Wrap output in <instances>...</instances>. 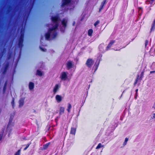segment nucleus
I'll list each match as a JSON object with an SVG mask.
<instances>
[{
  "label": "nucleus",
  "instance_id": "obj_10",
  "mask_svg": "<svg viewBox=\"0 0 155 155\" xmlns=\"http://www.w3.org/2000/svg\"><path fill=\"white\" fill-rule=\"evenodd\" d=\"M65 108L62 107H60L59 108V114L61 115L63 114L64 113Z\"/></svg>",
  "mask_w": 155,
  "mask_h": 155
},
{
  "label": "nucleus",
  "instance_id": "obj_16",
  "mask_svg": "<svg viewBox=\"0 0 155 155\" xmlns=\"http://www.w3.org/2000/svg\"><path fill=\"white\" fill-rule=\"evenodd\" d=\"M71 105L70 104L68 103V108L67 109V110L68 113H70L71 111Z\"/></svg>",
  "mask_w": 155,
  "mask_h": 155
},
{
  "label": "nucleus",
  "instance_id": "obj_26",
  "mask_svg": "<svg viewBox=\"0 0 155 155\" xmlns=\"http://www.w3.org/2000/svg\"><path fill=\"white\" fill-rule=\"evenodd\" d=\"M106 0H104L101 3V6L103 7L104 5L106 4Z\"/></svg>",
  "mask_w": 155,
  "mask_h": 155
},
{
  "label": "nucleus",
  "instance_id": "obj_42",
  "mask_svg": "<svg viewBox=\"0 0 155 155\" xmlns=\"http://www.w3.org/2000/svg\"><path fill=\"white\" fill-rule=\"evenodd\" d=\"M138 91V89H137L136 90V94H137V92Z\"/></svg>",
  "mask_w": 155,
  "mask_h": 155
},
{
  "label": "nucleus",
  "instance_id": "obj_8",
  "mask_svg": "<svg viewBox=\"0 0 155 155\" xmlns=\"http://www.w3.org/2000/svg\"><path fill=\"white\" fill-rule=\"evenodd\" d=\"M67 22V20L66 19H64L61 21V23L62 25V27L65 28L66 26V24Z\"/></svg>",
  "mask_w": 155,
  "mask_h": 155
},
{
  "label": "nucleus",
  "instance_id": "obj_33",
  "mask_svg": "<svg viewBox=\"0 0 155 155\" xmlns=\"http://www.w3.org/2000/svg\"><path fill=\"white\" fill-rule=\"evenodd\" d=\"M40 49L41 50L45 52L46 51V49H43L41 47H40Z\"/></svg>",
  "mask_w": 155,
  "mask_h": 155
},
{
  "label": "nucleus",
  "instance_id": "obj_41",
  "mask_svg": "<svg viewBox=\"0 0 155 155\" xmlns=\"http://www.w3.org/2000/svg\"><path fill=\"white\" fill-rule=\"evenodd\" d=\"M61 31H64V29H62V28H61Z\"/></svg>",
  "mask_w": 155,
  "mask_h": 155
},
{
  "label": "nucleus",
  "instance_id": "obj_43",
  "mask_svg": "<svg viewBox=\"0 0 155 155\" xmlns=\"http://www.w3.org/2000/svg\"><path fill=\"white\" fill-rule=\"evenodd\" d=\"M72 8H73V7H74V6H72Z\"/></svg>",
  "mask_w": 155,
  "mask_h": 155
},
{
  "label": "nucleus",
  "instance_id": "obj_20",
  "mask_svg": "<svg viewBox=\"0 0 155 155\" xmlns=\"http://www.w3.org/2000/svg\"><path fill=\"white\" fill-rule=\"evenodd\" d=\"M104 146L102 145L101 144V143H99L98 144L97 146V147L96 148V149H98L102 147H104Z\"/></svg>",
  "mask_w": 155,
  "mask_h": 155
},
{
  "label": "nucleus",
  "instance_id": "obj_19",
  "mask_svg": "<svg viewBox=\"0 0 155 155\" xmlns=\"http://www.w3.org/2000/svg\"><path fill=\"white\" fill-rule=\"evenodd\" d=\"M93 30L92 29H89L88 31V35L89 36H91L92 35V33H93Z\"/></svg>",
  "mask_w": 155,
  "mask_h": 155
},
{
  "label": "nucleus",
  "instance_id": "obj_21",
  "mask_svg": "<svg viewBox=\"0 0 155 155\" xmlns=\"http://www.w3.org/2000/svg\"><path fill=\"white\" fill-rule=\"evenodd\" d=\"M37 74L38 75L41 76L42 75V73L41 72V71L38 70L37 71Z\"/></svg>",
  "mask_w": 155,
  "mask_h": 155
},
{
  "label": "nucleus",
  "instance_id": "obj_35",
  "mask_svg": "<svg viewBox=\"0 0 155 155\" xmlns=\"http://www.w3.org/2000/svg\"><path fill=\"white\" fill-rule=\"evenodd\" d=\"M103 7L101 6L100 8L99 9V12H100L101 10L103 9Z\"/></svg>",
  "mask_w": 155,
  "mask_h": 155
},
{
  "label": "nucleus",
  "instance_id": "obj_39",
  "mask_svg": "<svg viewBox=\"0 0 155 155\" xmlns=\"http://www.w3.org/2000/svg\"><path fill=\"white\" fill-rule=\"evenodd\" d=\"M153 118H155V113L153 114Z\"/></svg>",
  "mask_w": 155,
  "mask_h": 155
},
{
  "label": "nucleus",
  "instance_id": "obj_6",
  "mask_svg": "<svg viewBox=\"0 0 155 155\" xmlns=\"http://www.w3.org/2000/svg\"><path fill=\"white\" fill-rule=\"evenodd\" d=\"M60 87V85L59 84H56L55 85L53 90V92L54 94H56L58 90Z\"/></svg>",
  "mask_w": 155,
  "mask_h": 155
},
{
  "label": "nucleus",
  "instance_id": "obj_15",
  "mask_svg": "<svg viewBox=\"0 0 155 155\" xmlns=\"http://www.w3.org/2000/svg\"><path fill=\"white\" fill-rule=\"evenodd\" d=\"M155 28V19L154 20L153 23L151 28L150 29V31H153Z\"/></svg>",
  "mask_w": 155,
  "mask_h": 155
},
{
  "label": "nucleus",
  "instance_id": "obj_1",
  "mask_svg": "<svg viewBox=\"0 0 155 155\" xmlns=\"http://www.w3.org/2000/svg\"><path fill=\"white\" fill-rule=\"evenodd\" d=\"M51 20L53 24L52 25H51V26H48V27H50L48 32L45 35V38L47 40L49 39L50 36L52 38L56 37L57 35L56 31L57 29L59 23L61 21L58 16L52 17L51 18Z\"/></svg>",
  "mask_w": 155,
  "mask_h": 155
},
{
  "label": "nucleus",
  "instance_id": "obj_34",
  "mask_svg": "<svg viewBox=\"0 0 155 155\" xmlns=\"http://www.w3.org/2000/svg\"><path fill=\"white\" fill-rule=\"evenodd\" d=\"M115 42V41L112 40L110 41V43L111 44V45H112Z\"/></svg>",
  "mask_w": 155,
  "mask_h": 155
},
{
  "label": "nucleus",
  "instance_id": "obj_40",
  "mask_svg": "<svg viewBox=\"0 0 155 155\" xmlns=\"http://www.w3.org/2000/svg\"><path fill=\"white\" fill-rule=\"evenodd\" d=\"M155 72V71H152L150 72V73L151 74V73H154Z\"/></svg>",
  "mask_w": 155,
  "mask_h": 155
},
{
  "label": "nucleus",
  "instance_id": "obj_27",
  "mask_svg": "<svg viewBox=\"0 0 155 155\" xmlns=\"http://www.w3.org/2000/svg\"><path fill=\"white\" fill-rule=\"evenodd\" d=\"M112 45L111 44H110V43L108 45V46L106 47V50H108V49L109 48H110L111 47V46Z\"/></svg>",
  "mask_w": 155,
  "mask_h": 155
},
{
  "label": "nucleus",
  "instance_id": "obj_30",
  "mask_svg": "<svg viewBox=\"0 0 155 155\" xmlns=\"http://www.w3.org/2000/svg\"><path fill=\"white\" fill-rule=\"evenodd\" d=\"M30 143H28V144H27V145H26V147H25V148L24 149V150H26L27 149V148L29 147V145H30Z\"/></svg>",
  "mask_w": 155,
  "mask_h": 155
},
{
  "label": "nucleus",
  "instance_id": "obj_12",
  "mask_svg": "<svg viewBox=\"0 0 155 155\" xmlns=\"http://www.w3.org/2000/svg\"><path fill=\"white\" fill-rule=\"evenodd\" d=\"M34 87V84L32 82H30L29 84V88L30 90L33 89Z\"/></svg>",
  "mask_w": 155,
  "mask_h": 155
},
{
  "label": "nucleus",
  "instance_id": "obj_23",
  "mask_svg": "<svg viewBox=\"0 0 155 155\" xmlns=\"http://www.w3.org/2000/svg\"><path fill=\"white\" fill-rule=\"evenodd\" d=\"M20 150H19L17 152L15 153V155H20Z\"/></svg>",
  "mask_w": 155,
  "mask_h": 155
},
{
  "label": "nucleus",
  "instance_id": "obj_3",
  "mask_svg": "<svg viewBox=\"0 0 155 155\" xmlns=\"http://www.w3.org/2000/svg\"><path fill=\"white\" fill-rule=\"evenodd\" d=\"M24 30H23V32H22V31H21V35L19 40V43L18 44L19 47L20 48H21L22 46V43L23 41L24 37Z\"/></svg>",
  "mask_w": 155,
  "mask_h": 155
},
{
  "label": "nucleus",
  "instance_id": "obj_17",
  "mask_svg": "<svg viewBox=\"0 0 155 155\" xmlns=\"http://www.w3.org/2000/svg\"><path fill=\"white\" fill-rule=\"evenodd\" d=\"M76 132V129L74 128H71V134L74 135Z\"/></svg>",
  "mask_w": 155,
  "mask_h": 155
},
{
  "label": "nucleus",
  "instance_id": "obj_11",
  "mask_svg": "<svg viewBox=\"0 0 155 155\" xmlns=\"http://www.w3.org/2000/svg\"><path fill=\"white\" fill-rule=\"evenodd\" d=\"M72 62L71 61H68V62L67 64V67L68 69H69L71 68L72 66Z\"/></svg>",
  "mask_w": 155,
  "mask_h": 155
},
{
  "label": "nucleus",
  "instance_id": "obj_29",
  "mask_svg": "<svg viewBox=\"0 0 155 155\" xmlns=\"http://www.w3.org/2000/svg\"><path fill=\"white\" fill-rule=\"evenodd\" d=\"M100 21H97L94 24V26H96L97 25H98Z\"/></svg>",
  "mask_w": 155,
  "mask_h": 155
},
{
  "label": "nucleus",
  "instance_id": "obj_14",
  "mask_svg": "<svg viewBox=\"0 0 155 155\" xmlns=\"http://www.w3.org/2000/svg\"><path fill=\"white\" fill-rule=\"evenodd\" d=\"M4 132V130H2L0 133V142L2 141L3 137V133Z\"/></svg>",
  "mask_w": 155,
  "mask_h": 155
},
{
  "label": "nucleus",
  "instance_id": "obj_13",
  "mask_svg": "<svg viewBox=\"0 0 155 155\" xmlns=\"http://www.w3.org/2000/svg\"><path fill=\"white\" fill-rule=\"evenodd\" d=\"M24 99L23 98H21L19 101V107H22L23 104L24 103Z\"/></svg>",
  "mask_w": 155,
  "mask_h": 155
},
{
  "label": "nucleus",
  "instance_id": "obj_32",
  "mask_svg": "<svg viewBox=\"0 0 155 155\" xmlns=\"http://www.w3.org/2000/svg\"><path fill=\"white\" fill-rule=\"evenodd\" d=\"M14 98H13L12 101V104L13 107H14Z\"/></svg>",
  "mask_w": 155,
  "mask_h": 155
},
{
  "label": "nucleus",
  "instance_id": "obj_7",
  "mask_svg": "<svg viewBox=\"0 0 155 155\" xmlns=\"http://www.w3.org/2000/svg\"><path fill=\"white\" fill-rule=\"evenodd\" d=\"M71 0H63L62 7H63L65 5H68L71 4Z\"/></svg>",
  "mask_w": 155,
  "mask_h": 155
},
{
  "label": "nucleus",
  "instance_id": "obj_37",
  "mask_svg": "<svg viewBox=\"0 0 155 155\" xmlns=\"http://www.w3.org/2000/svg\"><path fill=\"white\" fill-rule=\"evenodd\" d=\"M143 74H144V71H143L141 73V77H142L143 75Z\"/></svg>",
  "mask_w": 155,
  "mask_h": 155
},
{
  "label": "nucleus",
  "instance_id": "obj_4",
  "mask_svg": "<svg viewBox=\"0 0 155 155\" xmlns=\"http://www.w3.org/2000/svg\"><path fill=\"white\" fill-rule=\"evenodd\" d=\"M68 73L67 72H63L61 73L60 78L61 80L65 81L68 78Z\"/></svg>",
  "mask_w": 155,
  "mask_h": 155
},
{
  "label": "nucleus",
  "instance_id": "obj_38",
  "mask_svg": "<svg viewBox=\"0 0 155 155\" xmlns=\"http://www.w3.org/2000/svg\"><path fill=\"white\" fill-rule=\"evenodd\" d=\"M138 81V78H137L136 80V81L135 83H134V84H135Z\"/></svg>",
  "mask_w": 155,
  "mask_h": 155
},
{
  "label": "nucleus",
  "instance_id": "obj_18",
  "mask_svg": "<svg viewBox=\"0 0 155 155\" xmlns=\"http://www.w3.org/2000/svg\"><path fill=\"white\" fill-rule=\"evenodd\" d=\"M154 0H147L146 1L147 4H152L153 3Z\"/></svg>",
  "mask_w": 155,
  "mask_h": 155
},
{
  "label": "nucleus",
  "instance_id": "obj_2",
  "mask_svg": "<svg viewBox=\"0 0 155 155\" xmlns=\"http://www.w3.org/2000/svg\"><path fill=\"white\" fill-rule=\"evenodd\" d=\"M14 125V124L12 122V119H10L6 129V131L7 132H8L9 135L12 130V127Z\"/></svg>",
  "mask_w": 155,
  "mask_h": 155
},
{
  "label": "nucleus",
  "instance_id": "obj_25",
  "mask_svg": "<svg viewBox=\"0 0 155 155\" xmlns=\"http://www.w3.org/2000/svg\"><path fill=\"white\" fill-rule=\"evenodd\" d=\"M49 144L48 143L46 144L43 146V148L44 149H46L48 146Z\"/></svg>",
  "mask_w": 155,
  "mask_h": 155
},
{
  "label": "nucleus",
  "instance_id": "obj_9",
  "mask_svg": "<svg viewBox=\"0 0 155 155\" xmlns=\"http://www.w3.org/2000/svg\"><path fill=\"white\" fill-rule=\"evenodd\" d=\"M55 98L58 102H60L62 99L61 96L59 95H57L56 96Z\"/></svg>",
  "mask_w": 155,
  "mask_h": 155
},
{
  "label": "nucleus",
  "instance_id": "obj_24",
  "mask_svg": "<svg viewBox=\"0 0 155 155\" xmlns=\"http://www.w3.org/2000/svg\"><path fill=\"white\" fill-rule=\"evenodd\" d=\"M138 12L139 15H141L142 12V8H138Z\"/></svg>",
  "mask_w": 155,
  "mask_h": 155
},
{
  "label": "nucleus",
  "instance_id": "obj_31",
  "mask_svg": "<svg viewBox=\"0 0 155 155\" xmlns=\"http://www.w3.org/2000/svg\"><path fill=\"white\" fill-rule=\"evenodd\" d=\"M148 43V40H146L145 41V46L146 47L147 46V45Z\"/></svg>",
  "mask_w": 155,
  "mask_h": 155
},
{
  "label": "nucleus",
  "instance_id": "obj_36",
  "mask_svg": "<svg viewBox=\"0 0 155 155\" xmlns=\"http://www.w3.org/2000/svg\"><path fill=\"white\" fill-rule=\"evenodd\" d=\"M152 107L154 110H155V102L154 103Z\"/></svg>",
  "mask_w": 155,
  "mask_h": 155
},
{
  "label": "nucleus",
  "instance_id": "obj_28",
  "mask_svg": "<svg viewBox=\"0 0 155 155\" xmlns=\"http://www.w3.org/2000/svg\"><path fill=\"white\" fill-rule=\"evenodd\" d=\"M8 64L7 65H6L5 68V70H4V71L3 72V73L4 74V73H5V72H6V70H7V68L8 67Z\"/></svg>",
  "mask_w": 155,
  "mask_h": 155
},
{
  "label": "nucleus",
  "instance_id": "obj_22",
  "mask_svg": "<svg viewBox=\"0 0 155 155\" xmlns=\"http://www.w3.org/2000/svg\"><path fill=\"white\" fill-rule=\"evenodd\" d=\"M128 138H125L124 142L123 143V144L124 146H125L126 144L127 143V141H128Z\"/></svg>",
  "mask_w": 155,
  "mask_h": 155
},
{
  "label": "nucleus",
  "instance_id": "obj_5",
  "mask_svg": "<svg viewBox=\"0 0 155 155\" xmlns=\"http://www.w3.org/2000/svg\"><path fill=\"white\" fill-rule=\"evenodd\" d=\"M94 62L92 59L89 58L87 60L86 64L88 67H90L93 65Z\"/></svg>",
  "mask_w": 155,
  "mask_h": 155
}]
</instances>
